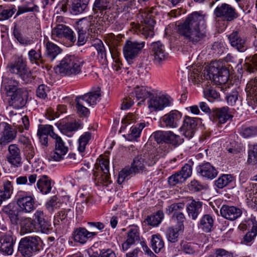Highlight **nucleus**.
<instances>
[{
    "mask_svg": "<svg viewBox=\"0 0 257 257\" xmlns=\"http://www.w3.org/2000/svg\"><path fill=\"white\" fill-rule=\"evenodd\" d=\"M204 16L195 12L189 15L177 26V31L184 39L195 44L206 36Z\"/></svg>",
    "mask_w": 257,
    "mask_h": 257,
    "instance_id": "f257e3e1",
    "label": "nucleus"
},
{
    "mask_svg": "<svg viewBox=\"0 0 257 257\" xmlns=\"http://www.w3.org/2000/svg\"><path fill=\"white\" fill-rule=\"evenodd\" d=\"M168 152V146H153L143 154L136 157L133 160L131 168L134 173L142 172L145 169V164L149 166L154 165L159 159L164 157Z\"/></svg>",
    "mask_w": 257,
    "mask_h": 257,
    "instance_id": "f03ea898",
    "label": "nucleus"
},
{
    "mask_svg": "<svg viewBox=\"0 0 257 257\" xmlns=\"http://www.w3.org/2000/svg\"><path fill=\"white\" fill-rule=\"evenodd\" d=\"M203 77L206 79H209L217 85H222L221 88L226 91L228 85L226 84L227 82L229 72L228 69L221 65L218 61H215L205 67L204 70Z\"/></svg>",
    "mask_w": 257,
    "mask_h": 257,
    "instance_id": "7ed1b4c3",
    "label": "nucleus"
},
{
    "mask_svg": "<svg viewBox=\"0 0 257 257\" xmlns=\"http://www.w3.org/2000/svg\"><path fill=\"white\" fill-rule=\"evenodd\" d=\"M155 12L152 9H141L138 18L141 22L139 30L146 38L154 35V26L156 23Z\"/></svg>",
    "mask_w": 257,
    "mask_h": 257,
    "instance_id": "20e7f679",
    "label": "nucleus"
},
{
    "mask_svg": "<svg viewBox=\"0 0 257 257\" xmlns=\"http://www.w3.org/2000/svg\"><path fill=\"white\" fill-rule=\"evenodd\" d=\"M84 61L74 55H67L60 61L58 68L60 74L66 75H75L81 72Z\"/></svg>",
    "mask_w": 257,
    "mask_h": 257,
    "instance_id": "39448f33",
    "label": "nucleus"
},
{
    "mask_svg": "<svg viewBox=\"0 0 257 257\" xmlns=\"http://www.w3.org/2000/svg\"><path fill=\"white\" fill-rule=\"evenodd\" d=\"M42 241L38 236L22 238L19 244L18 251L25 257H30L33 253L42 248Z\"/></svg>",
    "mask_w": 257,
    "mask_h": 257,
    "instance_id": "423d86ee",
    "label": "nucleus"
},
{
    "mask_svg": "<svg viewBox=\"0 0 257 257\" xmlns=\"http://www.w3.org/2000/svg\"><path fill=\"white\" fill-rule=\"evenodd\" d=\"M61 17H57L56 26L52 30V37L54 40L61 41L66 40L69 46H72L76 41L74 32L68 26L59 24L63 20Z\"/></svg>",
    "mask_w": 257,
    "mask_h": 257,
    "instance_id": "0eeeda50",
    "label": "nucleus"
},
{
    "mask_svg": "<svg viewBox=\"0 0 257 257\" xmlns=\"http://www.w3.org/2000/svg\"><path fill=\"white\" fill-rule=\"evenodd\" d=\"M93 18L89 17L88 18H84L77 22V30L78 34V40L77 45L82 46L86 42V34L95 33L96 29L94 21Z\"/></svg>",
    "mask_w": 257,
    "mask_h": 257,
    "instance_id": "6e6552de",
    "label": "nucleus"
},
{
    "mask_svg": "<svg viewBox=\"0 0 257 257\" xmlns=\"http://www.w3.org/2000/svg\"><path fill=\"white\" fill-rule=\"evenodd\" d=\"M26 63V61L22 57H19L9 67L11 73L18 75L25 83H28L33 80V76Z\"/></svg>",
    "mask_w": 257,
    "mask_h": 257,
    "instance_id": "1a4fd4ad",
    "label": "nucleus"
},
{
    "mask_svg": "<svg viewBox=\"0 0 257 257\" xmlns=\"http://www.w3.org/2000/svg\"><path fill=\"white\" fill-rule=\"evenodd\" d=\"M151 141L154 140L157 144L180 145L183 143V139L172 131H158L150 136Z\"/></svg>",
    "mask_w": 257,
    "mask_h": 257,
    "instance_id": "9d476101",
    "label": "nucleus"
},
{
    "mask_svg": "<svg viewBox=\"0 0 257 257\" xmlns=\"http://www.w3.org/2000/svg\"><path fill=\"white\" fill-rule=\"evenodd\" d=\"M16 199L20 212L30 213L36 208L34 196L27 192L19 191L16 196Z\"/></svg>",
    "mask_w": 257,
    "mask_h": 257,
    "instance_id": "9b49d317",
    "label": "nucleus"
},
{
    "mask_svg": "<svg viewBox=\"0 0 257 257\" xmlns=\"http://www.w3.org/2000/svg\"><path fill=\"white\" fill-rule=\"evenodd\" d=\"M213 14L216 18L227 22H231L238 17L235 9L225 3L218 5L214 9Z\"/></svg>",
    "mask_w": 257,
    "mask_h": 257,
    "instance_id": "f8f14e48",
    "label": "nucleus"
},
{
    "mask_svg": "<svg viewBox=\"0 0 257 257\" xmlns=\"http://www.w3.org/2000/svg\"><path fill=\"white\" fill-rule=\"evenodd\" d=\"M145 45L144 41L127 40L123 47V55L126 60L130 62L138 57Z\"/></svg>",
    "mask_w": 257,
    "mask_h": 257,
    "instance_id": "ddd939ff",
    "label": "nucleus"
},
{
    "mask_svg": "<svg viewBox=\"0 0 257 257\" xmlns=\"http://www.w3.org/2000/svg\"><path fill=\"white\" fill-rule=\"evenodd\" d=\"M185 207V203L180 202L172 204L166 208L168 214L173 213L172 219L176 223V227L180 229H184V223L186 221V217L184 214L181 211Z\"/></svg>",
    "mask_w": 257,
    "mask_h": 257,
    "instance_id": "4468645a",
    "label": "nucleus"
},
{
    "mask_svg": "<svg viewBox=\"0 0 257 257\" xmlns=\"http://www.w3.org/2000/svg\"><path fill=\"white\" fill-rule=\"evenodd\" d=\"M37 231L48 233L51 229V222L48 220L44 212L37 210L34 214V219Z\"/></svg>",
    "mask_w": 257,
    "mask_h": 257,
    "instance_id": "2eb2a0df",
    "label": "nucleus"
},
{
    "mask_svg": "<svg viewBox=\"0 0 257 257\" xmlns=\"http://www.w3.org/2000/svg\"><path fill=\"white\" fill-rule=\"evenodd\" d=\"M227 37L230 45L238 51L244 52L247 49L246 39L241 36L239 31H233Z\"/></svg>",
    "mask_w": 257,
    "mask_h": 257,
    "instance_id": "dca6fc26",
    "label": "nucleus"
},
{
    "mask_svg": "<svg viewBox=\"0 0 257 257\" xmlns=\"http://www.w3.org/2000/svg\"><path fill=\"white\" fill-rule=\"evenodd\" d=\"M170 98L166 95L153 96L148 101V107L151 111H159L170 105Z\"/></svg>",
    "mask_w": 257,
    "mask_h": 257,
    "instance_id": "f3484780",
    "label": "nucleus"
},
{
    "mask_svg": "<svg viewBox=\"0 0 257 257\" xmlns=\"http://www.w3.org/2000/svg\"><path fill=\"white\" fill-rule=\"evenodd\" d=\"M140 240L139 227L135 224L130 225L127 232L126 240L122 244L123 250H127L132 245L135 244L137 242H139Z\"/></svg>",
    "mask_w": 257,
    "mask_h": 257,
    "instance_id": "a211bd4d",
    "label": "nucleus"
},
{
    "mask_svg": "<svg viewBox=\"0 0 257 257\" xmlns=\"http://www.w3.org/2000/svg\"><path fill=\"white\" fill-rule=\"evenodd\" d=\"M197 125V122L196 118L185 115L179 130L183 132V135L186 138L190 139L194 135Z\"/></svg>",
    "mask_w": 257,
    "mask_h": 257,
    "instance_id": "6ab92c4d",
    "label": "nucleus"
},
{
    "mask_svg": "<svg viewBox=\"0 0 257 257\" xmlns=\"http://www.w3.org/2000/svg\"><path fill=\"white\" fill-rule=\"evenodd\" d=\"M213 121L218 124L225 123L228 120H232L233 115L227 106L214 109L212 114Z\"/></svg>",
    "mask_w": 257,
    "mask_h": 257,
    "instance_id": "aec40b11",
    "label": "nucleus"
},
{
    "mask_svg": "<svg viewBox=\"0 0 257 257\" xmlns=\"http://www.w3.org/2000/svg\"><path fill=\"white\" fill-rule=\"evenodd\" d=\"M10 231L0 233V250L8 255L13 253L14 241Z\"/></svg>",
    "mask_w": 257,
    "mask_h": 257,
    "instance_id": "412c9836",
    "label": "nucleus"
},
{
    "mask_svg": "<svg viewBox=\"0 0 257 257\" xmlns=\"http://www.w3.org/2000/svg\"><path fill=\"white\" fill-rule=\"evenodd\" d=\"M150 54L151 56L153 57L154 61L158 63L165 60L167 56L165 46L160 41L154 42L151 44Z\"/></svg>",
    "mask_w": 257,
    "mask_h": 257,
    "instance_id": "4be33fe9",
    "label": "nucleus"
},
{
    "mask_svg": "<svg viewBox=\"0 0 257 257\" xmlns=\"http://www.w3.org/2000/svg\"><path fill=\"white\" fill-rule=\"evenodd\" d=\"M196 171L200 176L208 180L213 179L218 174V171L209 162L199 164L196 168Z\"/></svg>",
    "mask_w": 257,
    "mask_h": 257,
    "instance_id": "5701e85b",
    "label": "nucleus"
},
{
    "mask_svg": "<svg viewBox=\"0 0 257 257\" xmlns=\"http://www.w3.org/2000/svg\"><path fill=\"white\" fill-rule=\"evenodd\" d=\"M182 117V114L177 110H172L161 118V121L165 126L170 128L178 126Z\"/></svg>",
    "mask_w": 257,
    "mask_h": 257,
    "instance_id": "b1692460",
    "label": "nucleus"
},
{
    "mask_svg": "<svg viewBox=\"0 0 257 257\" xmlns=\"http://www.w3.org/2000/svg\"><path fill=\"white\" fill-rule=\"evenodd\" d=\"M247 205L257 210V184L247 183L245 187Z\"/></svg>",
    "mask_w": 257,
    "mask_h": 257,
    "instance_id": "393cba45",
    "label": "nucleus"
},
{
    "mask_svg": "<svg viewBox=\"0 0 257 257\" xmlns=\"http://www.w3.org/2000/svg\"><path fill=\"white\" fill-rule=\"evenodd\" d=\"M97 234V232L88 231L84 227H78L73 231L72 237L75 242L84 244L89 238L94 237Z\"/></svg>",
    "mask_w": 257,
    "mask_h": 257,
    "instance_id": "a878e982",
    "label": "nucleus"
},
{
    "mask_svg": "<svg viewBox=\"0 0 257 257\" xmlns=\"http://www.w3.org/2000/svg\"><path fill=\"white\" fill-rule=\"evenodd\" d=\"M220 214L224 218L234 221L241 216L242 212V210L235 206L223 205L220 208Z\"/></svg>",
    "mask_w": 257,
    "mask_h": 257,
    "instance_id": "bb28decb",
    "label": "nucleus"
},
{
    "mask_svg": "<svg viewBox=\"0 0 257 257\" xmlns=\"http://www.w3.org/2000/svg\"><path fill=\"white\" fill-rule=\"evenodd\" d=\"M9 154L7 156L8 162L15 167L22 165L20 149L17 146H9Z\"/></svg>",
    "mask_w": 257,
    "mask_h": 257,
    "instance_id": "cd10ccee",
    "label": "nucleus"
},
{
    "mask_svg": "<svg viewBox=\"0 0 257 257\" xmlns=\"http://www.w3.org/2000/svg\"><path fill=\"white\" fill-rule=\"evenodd\" d=\"M36 223L30 217H22L20 221V233L25 234L35 231H37Z\"/></svg>",
    "mask_w": 257,
    "mask_h": 257,
    "instance_id": "c85d7f7f",
    "label": "nucleus"
},
{
    "mask_svg": "<svg viewBox=\"0 0 257 257\" xmlns=\"http://www.w3.org/2000/svg\"><path fill=\"white\" fill-rule=\"evenodd\" d=\"M9 96L11 97L12 105L16 107L21 108L24 106L26 103V98L25 97L27 96V93L24 91L21 88Z\"/></svg>",
    "mask_w": 257,
    "mask_h": 257,
    "instance_id": "c756f323",
    "label": "nucleus"
},
{
    "mask_svg": "<svg viewBox=\"0 0 257 257\" xmlns=\"http://www.w3.org/2000/svg\"><path fill=\"white\" fill-rule=\"evenodd\" d=\"M101 89L99 87L93 88L90 92L81 96L89 105H95L100 100Z\"/></svg>",
    "mask_w": 257,
    "mask_h": 257,
    "instance_id": "7c9ffc66",
    "label": "nucleus"
},
{
    "mask_svg": "<svg viewBox=\"0 0 257 257\" xmlns=\"http://www.w3.org/2000/svg\"><path fill=\"white\" fill-rule=\"evenodd\" d=\"M202 202L193 200L186 206V210L189 217L195 220L202 210Z\"/></svg>",
    "mask_w": 257,
    "mask_h": 257,
    "instance_id": "2f4dec72",
    "label": "nucleus"
},
{
    "mask_svg": "<svg viewBox=\"0 0 257 257\" xmlns=\"http://www.w3.org/2000/svg\"><path fill=\"white\" fill-rule=\"evenodd\" d=\"M67 5L70 13L74 15L82 13L87 7L80 0H67Z\"/></svg>",
    "mask_w": 257,
    "mask_h": 257,
    "instance_id": "473e14b6",
    "label": "nucleus"
},
{
    "mask_svg": "<svg viewBox=\"0 0 257 257\" xmlns=\"http://www.w3.org/2000/svg\"><path fill=\"white\" fill-rule=\"evenodd\" d=\"M235 183L234 177L230 174H222L215 181V185L218 189H223L227 186H232Z\"/></svg>",
    "mask_w": 257,
    "mask_h": 257,
    "instance_id": "72a5a7b5",
    "label": "nucleus"
},
{
    "mask_svg": "<svg viewBox=\"0 0 257 257\" xmlns=\"http://www.w3.org/2000/svg\"><path fill=\"white\" fill-rule=\"evenodd\" d=\"M245 90L248 98L257 105V79H251L247 83Z\"/></svg>",
    "mask_w": 257,
    "mask_h": 257,
    "instance_id": "f704fd0d",
    "label": "nucleus"
},
{
    "mask_svg": "<svg viewBox=\"0 0 257 257\" xmlns=\"http://www.w3.org/2000/svg\"><path fill=\"white\" fill-rule=\"evenodd\" d=\"M3 126L4 131L0 134V139L3 142L9 143L15 138L17 132L7 123H4Z\"/></svg>",
    "mask_w": 257,
    "mask_h": 257,
    "instance_id": "c9c22d12",
    "label": "nucleus"
},
{
    "mask_svg": "<svg viewBox=\"0 0 257 257\" xmlns=\"http://www.w3.org/2000/svg\"><path fill=\"white\" fill-rule=\"evenodd\" d=\"M3 86L5 88L8 96L12 95L15 91L20 89L19 82L12 78H6L3 80Z\"/></svg>",
    "mask_w": 257,
    "mask_h": 257,
    "instance_id": "e433bc0d",
    "label": "nucleus"
},
{
    "mask_svg": "<svg viewBox=\"0 0 257 257\" xmlns=\"http://www.w3.org/2000/svg\"><path fill=\"white\" fill-rule=\"evenodd\" d=\"M213 224L214 219L212 216L209 214H205L200 219L198 227L204 232L207 233L211 231Z\"/></svg>",
    "mask_w": 257,
    "mask_h": 257,
    "instance_id": "4c0bfd02",
    "label": "nucleus"
},
{
    "mask_svg": "<svg viewBox=\"0 0 257 257\" xmlns=\"http://www.w3.org/2000/svg\"><path fill=\"white\" fill-rule=\"evenodd\" d=\"M37 186L42 193L47 194L51 191L52 189L51 180L47 176L43 175L38 180Z\"/></svg>",
    "mask_w": 257,
    "mask_h": 257,
    "instance_id": "58836bf2",
    "label": "nucleus"
},
{
    "mask_svg": "<svg viewBox=\"0 0 257 257\" xmlns=\"http://www.w3.org/2000/svg\"><path fill=\"white\" fill-rule=\"evenodd\" d=\"M46 56L50 61H53L59 54L62 50L57 45L48 41L46 44Z\"/></svg>",
    "mask_w": 257,
    "mask_h": 257,
    "instance_id": "ea45409f",
    "label": "nucleus"
},
{
    "mask_svg": "<svg viewBox=\"0 0 257 257\" xmlns=\"http://www.w3.org/2000/svg\"><path fill=\"white\" fill-rule=\"evenodd\" d=\"M180 246V250L185 254L194 255L196 254L198 251V244L193 242L182 240Z\"/></svg>",
    "mask_w": 257,
    "mask_h": 257,
    "instance_id": "a19ab883",
    "label": "nucleus"
},
{
    "mask_svg": "<svg viewBox=\"0 0 257 257\" xmlns=\"http://www.w3.org/2000/svg\"><path fill=\"white\" fill-rule=\"evenodd\" d=\"M164 214L162 210H158L155 214L148 216L144 222L148 225L156 227L158 226L164 218Z\"/></svg>",
    "mask_w": 257,
    "mask_h": 257,
    "instance_id": "79ce46f5",
    "label": "nucleus"
},
{
    "mask_svg": "<svg viewBox=\"0 0 257 257\" xmlns=\"http://www.w3.org/2000/svg\"><path fill=\"white\" fill-rule=\"evenodd\" d=\"M15 205L13 203L4 206L3 207L2 211L7 214L13 224L17 223L18 220V215L15 210Z\"/></svg>",
    "mask_w": 257,
    "mask_h": 257,
    "instance_id": "37998d69",
    "label": "nucleus"
},
{
    "mask_svg": "<svg viewBox=\"0 0 257 257\" xmlns=\"http://www.w3.org/2000/svg\"><path fill=\"white\" fill-rule=\"evenodd\" d=\"M136 97L138 99L145 100L153 95V90L146 86H137L134 89Z\"/></svg>",
    "mask_w": 257,
    "mask_h": 257,
    "instance_id": "c03bdc74",
    "label": "nucleus"
},
{
    "mask_svg": "<svg viewBox=\"0 0 257 257\" xmlns=\"http://www.w3.org/2000/svg\"><path fill=\"white\" fill-rule=\"evenodd\" d=\"M151 246L156 253H158L163 249L164 247V242L160 234H157L152 235Z\"/></svg>",
    "mask_w": 257,
    "mask_h": 257,
    "instance_id": "a18cd8bd",
    "label": "nucleus"
},
{
    "mask_svg": "<svg viewBox=\"0 0 257 257\" xmlns=\"http://www.w3.org/2000/svg\"><path fill=\"white\" fill-rule=\"evenodd\" d=\"M179 227L174 226L169 227L166 231V235L168 240L172 243H175L178 240L179 232L183 231Z\"/></svg>",
    "mask_w": 257,
    "mask_h": 257,
    "instance_id": "49530a36",
    "label": "nucleus"
},
{
    "mask_svg": "<svg viewBox=\"0 0 257 257\" xmlns=\"http://www.w3.org/2000/svg\"><path fill=\"white\" fill-rule=\"evenodd\" d=\"M28 57L30 62L32 63H35L38 65L44 63L40 49L38 50L31 49L28 53Z\"/></svg>",
    "mask_w": 257,
    "mask_h": 257,
    "instance_id": "de8ad7c7",
    "label": "nucleus"
},
{
    "mask_svg": "<svg viewBox=\"0 0 257 257\" xmlns=\"http://www.w3.org/2000/svg\"><path fill=\"white\" fill-rule=\"evenodd\" d=\"M68 151L65 146H55V150L51 152V157L56 161H59L63 158V156Z\"/></svg>",
    "mask_w": 257,
    "mask_h": 257,
    "instance_id": "09e8293b",
    "label": "nucleus"
},
{
    "mask_svg": "<svg viewBox=\"0 0 257 257\" xmlns=\"http://www.w3.org/2000/svg\"><path fill=\"white\" fill-rule=\"evenodd\" d=\"M75 101L76 102L75 107L77 112L80 114L87 115L89 113V110L85 106L87 103L86 101L80 96L77 97Z\"/></svg>",
    "mask_w": 257,
    "mask_h": 257,
    "instance_id": "8fccbe9b",
    "label": "nucleus"
},
{
    "mask_svg": "<svg viewBox=\"0 0 257 257\" xmlns=\"http://www.w3.org/2000/svg\"><path fill=\"white\" fill-rule=\"evenodd\" d=\"M145 127V123L141 122L138 126H135L131 128V133L127 135L126 139L130 141L136 140L139 138L143 129Z\"/></svg>",
    "mask_w": 257,
    "mask_h": 257,
    "instance_id": "3c124183",
    "label": "nucleus"
},
{
    "mask_svg": "<svg viewBox=\"0 0 257 257\" xmlns=\"http://www.w3.org/2000/svg\"><path fill=\"white\" fill-rule=\"evenodd\" d=\"M122 37L123 35L120 34L115 36L112 33H110L107 34L105 38L106 43L110 47V49H111V47L115 48L118 46L119 42Z\"/></svg>",
    "mask_w": 257,
    "mask_h": 257,
    "instance_id": "603ef678",
    "label": "nucleus"
},
{
    "mask_svg": "<svg viewBox=\"0 0 257 257\" xmlns=\"http://www.w3.org/2000/svg\"><path fill=\"white\" fill-rule=\"evenodd\" d=\"M89 257H116L113 250L110 248L99 249L89 253Z\"/></svg>",
    "mask_w": 257,
    "mask_h": 257,
    "instance_id": "864d4df0",
    "label": "nucleus"
},
{
    "mask_svg": "<svg viewBox=\"0 0 257 257\" xmlns=\"http://www.w3.org/2000/svg\"><path fill=\"white\" fill-rule=\"evenodd\" d=\"M110 0H95L93 5V10L95 12L98 11H100V13H103L104 11L110 9L109 6Z\"/></svg>",
    "mask_w": 257,
    "mask_h": 257,
    "instance_id": "5fc2aeb1",
    "label": "nucleus"
},
{
    "mask_svg": "<svg viewBox=\"0 0 257 257\" xmlns=\"http://www.w3.org/2000/svg\"><path fill=\"white\" fill-rule=\"evenodd\" d=\"M247 163L254 169L257 168V146H253L252 149L249 150Z\"/></svg>",
    "mask_w": 257,
    "mask_h": 257,
    "instance_id": "6e6d98bb",
    "label": "nucleus"
},
{
    "mask_svg": "<svg viewBox=\"0 0 257 257\" xmlns=\"http://www.w3.org/2000/svg\"><path fill=\"white\" fill-rule=\"evenodd\" d=\"M61 205L58 198L54 196L46 203L45 206L49 212H53L55 210L58 209Z\"/></svg>",
    "mask_w": 257,
    "mask_h": 257,
    "instance_id": "4d7b16f0",
    "label": "nucleus"
},
{
    "mask_svg": "<svg viewBox=\"0 0 257 257\" xmlns=\"http://www.w3.org/2000/svg\"><path fill=\"white\" fill-rule=\"evenodd\" d=\"M227 103L231 106L235 105L241 101L239 93L237 90H233L226 95Z\"/></svg>",
    "mask_w": 257,
    "mask_h": 257,
    "instance_id": "13d9d810",
    "label": "nucleus"
},
{
    "mask_svg": "<svg viewBox=\"0 0 257 257\" xmlns=\"http://www.w3.org/2000/svg\"><path fill=\"white\" fill-rule=\"evenodd\" d=\"M134 173L131 167H126L122 169L118 174L117 183L121 184L125 180H128L130 176Z\"/></svg>",
    "mask_w": 257,
    "mask_h": 257,
    "instance_id": "bf43d9fd",
    "label": "nucleus"
},
{
    "mask_svg": "<svg viewBox=\"0 0 257 257\" xmlns=\"http://www.w3.org/2000/svg\"><path fill=\"white\" fill-rule=\"evenodd\" d=\"M26 5L20 8L17 13V15L28 12H38V7L35 5L33 2H26Z\"/></svg>",
    "mask_w": 257,
    "mask_h": 257,
    "instance_id": "052dcab7",
    "label": "nucleus"
},
{
    "mask_svg": "<svg viewBox=\"0 0 257 257\" xmlns=\"http://www.w3.org/2000/svg\"><path fill=\"white\" fill-rule=\"evenodd\" d=\"M244 66L247 71L249 72H253L254 69L257 70V54L246 59Z\"/></svg>",
    "mask_w": 257,
    "mask_h": 257,
    "instance_id": "680f3d73",
    "label": "nucleus"
},
{
    "mask_svg": "<svg viewBox=\"0 0 257 257\" xmlns=\"http://www.w3.org/2000/svg\"><path fill=\"white\" fill-rule=\"evenodd\" d=\"M185 181L183 177L178 172L172 175L168 178V182L170 185L175 186L178 184H181Z\"/></svg>",
    "mask_w": 257,
    "mask_h": 257,
    "instance_id": "e2e57ef3",
    "label": "nucleus"
},
{
    "mask_svg": "<svg viewBox=\"0 0 257 257\" xmlns=\"http://www.w3.org/2000/svg\"><path fill=\"white\" fill-rule=\"evenodd\" d=\"M205 96L209 100L216 99L219 98L220 95L219 93L212 87H207L204 90Z\"/></svg>",
    "mask_w": 257,
    "mask_h": 257,
    "instance_id": "0e129e2a",
    "label": "nucleus"
},
{
    "mask_svg": "<svg viewBox=\"0 0 257 257\" xmlns=\"http://www.w3.org/2000/svg\"><path fill=\"white\" fill-rule=\"evenodd\" d=\"M246 223L248 227V232L254 235H257V221L254 216H251L248 218Z\"/></svg>",
    "mask_w": 257,
    "mask_h": 257,
    "instance_id": "69168bd1",
    "label": "nucleus"
},
{
    "mask_svg": "<svg viewBox=\"0 0 257 257\" xmlns=\"http://www.w3.org/2000/svg\"><path fill=\"white\" fill-rule=\"evenodd\" d=\"M93 46L96 49L98 56L102 59H106V51L102 42L100 40H97Z\"/></svg>",
    "mask_w": 257,
    "mask_h": 257,
    "instance_id": "338daca9",
    "label": "nucleus"
},
{
    "mask_svg": "<svg viewBox=\"0 0 257 257\" xmlns=\"http://www.w3.org/2000/svg\"><path fill=\"white\" fill-rule=\"evenodd\" d=\"M79 128V124L76 122H69L62 126L60 130L63 134H66L77 130Z\"/></svg>",
    "mask_w": 257,
    "mask_h": 257,
    "instance_id": "774afa93",
    "label": "nucleus"
}]
</instances>
